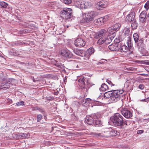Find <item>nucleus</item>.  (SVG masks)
<instances>
[{
	"label": "nucleus",
	"mask_w": 149,
	"mask_h": 149,
	"mask_svg": "<svg viewBox=\"0 0 149 149\" xmlns=\"http://www.w3.org/2000/svg\"><path fill=\"white\" fill-rule=\"evenodd\" d=\"M110 120L115 126H119L122 127L125 125H128L126 120L119 113L114 114L110 118Z\"/></svg>",
	"instance_id": "f257e3e1"
},
{
	"label": "nucleus",
	"mask_w": 149,
	"mask_h": 149,
	"mask_svg": "<svg viewBox=\"0 0 149 149\" xmlns=\"http://www.w3.org/2000/svg\"><path fill=\"white\" fill-rule=\"evenodd\" d=\"M111 97L110 101L111 102H116L119 100L122 97L121 94L123 93V90H115L111 91Z\"/></svg>",
	"instance_id": "f03ea898"
},
{
	"label": "nucleus",
	"mask_w": 149,
	"mask_h": 149,
	"mask_svg": "<svg viewBox=\"0 0 149 149\" xmlns=\"http://www.w3.org/2000/svg\"><path fill=\"white\" fill-rule=\"evenodd\" d=\"M60 15L64 19H70L72 16V10L70 8H64L61 11Z\"/></svg>",
	"instance_id": "7ed1b4c3"
},
{
	"label": "nucleus",
	"mask_w": 149,
	"mask_h": 149,
	"mask_svg": "<svg viewBox=\"0 0 149 149\" xmlns=\"http://www.w3.org/2000/svg\"><path fill=\"white\" fill-rule=\"evenodd\" d=\"M0 80H2L3 81L1 83V84L0 86V90L1 89L6 90L9 88L10 86V80H9L5 78L4 77L3 75H0Z\"/></svg>",
	"instance_id": "20e7f679"
},
{
	"label": "nucleus",
	"mask_w": 149,
	"mask_h": 149,
	"mask_svg": "<svg viewBox=\"0 0 149 149\" xmlns=\"http://www.w3.org/2000/svg\"><path fill=\"white\" fill-rule=\"evenodd\" d=\"M84 19L86 22H88L93 20L97 15L96 12L93 11H90L84 14Z\"/></svg>",
	"instance_id": "39448f33"
},
{
	"label": "nucleus",
	"mask_w": 149,
	"mask_h": 149,
	"mask_svg": "<svg viewBox=\"0 0 149 149\" xmlns=\"http://www.w3.org/2000/svg\"><path fill=\"white\" fill-rule=\"evenodd\" d=\"M100 38L97 41V44L99 45L104 43L107 45L109 44L111 42L112 40L111 38L109 36H107V37H102Z\"/></svg>",
	"instance_id": "423d86ee"
},
{
	"label": "nucleus",
	"mask_w": 149,
	"mask_h": 149,
	"mask_svg": "<svg viewBox=\"0 0 149 149\" xmlns=\"http://www.w3.org/2000/svg\"><path fill=\"white\" fill-rule=\"evenodd\" d=\"M122 114L127 119H130L132 116V112L126 108H124L121 111Z\"/></svg>",
	"instance_id": "0eeeda50"
},
{
	"label": "nucleus",
	"mask_w": 149,
	"mask_h": 149,
	"mask_svg": "<svg viewBox=\"0 0 149 149\" xmlns=\"http://www.w3.org/2000/svg\"><path fill=\"white\" fill-rule=\"evenodd\" d=\"M75 45L78 47H84L85 44V42L81 38H78L75 40L74 42Z\"/></svg>",
	"instance_id": "6e6552de"
},
{
	"label": "nucleus",
	"mask_w": 149,
	"mask_h": 149,
	"mask_svg": "<svg viewBox=\"0 0 149 149\" xmlns=\"http://www.w3.org/2000/svg\"><path fill=\"white\" fill-rule=\"evenodd\" d=\"M108 2L107 1L102 0L97 3V8L99 10H101L107 6Z\"/></svg>",
	"instance_id": "1a4fd4ad"
},
{
	"label": "nucleus",
	"mask_w": 149,
	"mask_h": 149,
	"mask_svg": "<svg viewBox=\"0 0 149 149\" xmlns=\"http://www.w3.org/2000/svg\"><path fill=\"white\" fill-rule=\"evenodd\" d=\"M109 130L102 131L101 133L94 134V135L96 137H109Z\"/></svg>",
	"instance_id": "9d476101"
},
{
	"label": "nucleus",
	"mask_w": 149,
	"mask_h": 149,
	"mask_svg": "<svg viewBox=\"0 0 149 149\" xmlns=\"http://www.w3.org/2000/svg\"><path fill=\"white\" fill-rule=\"evenodd\" d=\"M29 136L28 133H20L15 134L14 137L16 139H24Z\"/></svg>",
	"instance_id": "9b49d317"
},
{
	"label": "nucleus",
	"mask_w": 149,
	"mask_h": 149,
	"mask_svg": "<svg viewBox=\"0 0 149 149\" xmlns=\"http://www.w3.org/2000/svg\"><path fill=\"white\" fill-rule=\"evenodd\" d=\"M137 45L139 50L142 52L144 49L145 47V45L143 43V38H140L137 42Z\"/></svg>",
	"instance_id": "f8f14e48"
},
{
	"label": "nucleus",
	"mask_w": 149,
	"mask_h": 149,
	"mask_svg": "<svg viewBox=\"0 0 149 149\" xmlns=\"http://www.w3.org/2000/svg\"><path fill=\"white\" fill-rule=\"evenodd\" d=\"M135 19V13L134 12H131L126 18V21H127L129 22H131Z\"/></svg>",
	"instance_id": "ddd939ff"
},
{
	"label": "nucleus",
	"mask_w": 149,
	"mask_h": 149,
	"mask_svg": "<svg viewBox=\"0 0 149 149\" xmlns=\"http://www.w3.org/2000/svg\"><path fill=\"white\" fill-rule=\"evenodd\" d=\"M61 54L63 56L68 58H71L72 56V53L67 50H63L61 51Z\"/></svg>",
	"instance_id": "4468645a"
},
{
	"label": "nucleus",
	"mask_w": 149,
	"mask_h": 149,
	"mask_svg": "<svg viewBox=\"0 0 149 149\" xmlns=\"http://www.w3.org/2000/svg\"><path fill=\"white\" fill-rule=\"evenodd\" d=\"M147 12L146 11H143L140 13L139 15V19L141 22H143L146 21L147 19Z\"/></svg>",
	"instance_id": "2eb2a0df"
},
{
	"label": "nucleus",
	"mask_w": 149,
	"mask_h": 149,
	"mask_svg": "<svg viewBox=\"0 0 149 149\" xmlns=\"http://www.w3.org/2000/svg\"><path fill=\"white\" fill-rule=\"evenodd\" d=\"M73 51L74 53L77 55L81 56H83L85 55V51L83 50L76 49H74Z\"/></svg>",
	"instance_id": "dca6fc26"
},
{
	"label": "nucleus",
	"mask_w": 149,
	"mask_h": 149,
	"mask_svg": "<svg viewBox=\"0 0 149 149\" xmlns=\"http://www.w3.org/2000/svg\"><path fill=\"white\" fill-rule=\"evenodd\" d=\"M108 47L111 51H117L119 50L118 45L117 43L112 44L109 45Z\"/></svg>",
	"instance_id": "f3484780"
},
{
	"label": "nucleus",
	"mask_w": 149,
	"mask_h": 149,
	"mask_svg": "<svg viewBox=\"0 0 149 149\" xmlns=\"http://www.w3.org/2000/svg\"><path fill=\"white\" fill-rule=\"evenodd\" d=\"M107 32V30L104 29H101L96 33V38L97 39L98 38L104 37Z\"/></svg>",
	"instance_id": "a211bd4d"
},
{
	"label": "nucleus",
	"mask_w": 149,
	"mask_h": 149,
	"mask_svg": "<svg viewBox=\"0 0 149 149\" xmlns=\"http://www.w3.org/2000/svg\"><path fill=\"white\" fill-rule=\"evenodd\" d=\"M94 120L93 119L91 116H88L85 118V120L87 123L89 125H91L93 124Z\"/></svg>",
	"instance_id": "6ab92c4d"
},
{
	"label": "nucleus",
	"mask_w": 149,
	"mask_h": 149,
	"mask_svg": "<svg viewBox=\"0 0 149 149\" xmlns=\"http://www.w3.org/2000/svg\"><path fill=\"white\" fill-rule=\"evenodd\" d=\"M128 50V48L127 46L125 45H122L120 47H119V50L118 51H120L121 52H127Z\"/></svg>",
	"instance_id": "aec40b11"
},
{
	"label": "nucleus",
	"mask_w": 149,
	"mask_h": 149,
	"mask_svg": "<svg viewBox=\"0 0 149 149\" xmlns=\"http://www.w3.org/2000/svg\"><path fill=\"white\" fill-rule=\"evenodd\" d=\"M131 27L133 29H135L137 28L138 26V24L137 22L136 19L132 22Z\"/></svg>",
	"instance_id": "412c9836"
},
{
	"label": "nucleus",
	"mask_w": 149,
	"mask_h": 149,
	"mask_svg": "<svg viewBox=\"0 0 149 149\" xmlns=\"http://www.w3.org/2000/svg\"><path fill=\"white\" fill-rule=\"evenodd\" d=\"M108 89V86L105 84H103L100 88V90L102 91H107Z\"/></svg>",
	"instance_id": "4be33fe9"
},
{
	"label": "nucleus",
	"mask_w": 149,
	"mask_h": 149,
	"mask_svg": "<svg viewBox=\"0 0 149 149\" xmlns=\"http://www.w3.org/2000/svg\"><path fill=\"white\" fill-rule=\"evenodd\" d=\"M106 19L103 17H101L97 19V22L99 24L102 25L104 23Z\"/></svg>",
	"instance_id": "5701e85b"
},
{
	"label": "nucleus",
	"mask_w": 149,
	"mask_h": 149,
	"mask_svg": "<svg viewBox=\"0 0 149 149\" xmlns=\"http://www.w3.org/2000/svg\"><path fill=\"white\" fill-rule=\"evenodd\" d=\"M116 31H118L121 26L120 24L118 23H117L112 26Z\"/></svg>",
	"instance_id": "b1692460"
},
{
	"label": "nucleus",
	"mask_w": 149,
	"mask_h": 149,
	"mask_svg": "<svg viewBox=\"0 0 149 149\" xmlns=\"http://www.w3.org/2000/svg\"><path fill=\"white\" fill-rule=\"evenodd\" d=\"M107 31L109 34H112L116 32L112 26L109 27L107 30Z\"/></svg>",
	"instance_id": "393cba45"
},
{
	"label": "nucleus",
	"mask_w": 149,
	"mask_h": 149,
	"mask_svg": "<svg viewBox=\"0 0 149 149\" xmlns=\"http://www.w3.org/2000/svg\"><path fill=\"white\" fill-rule=\"evenodd\" d=\"M91 116L93 119L94 120H95L99 119V118L101 116V115L100 113H96L92 114Z\"/></svg>",
	"instance_id": "a878e982"
},
{
	"label": "nucleus",
	"mask_w": 149,
	"mask_h": 149,
	"mask_svg": "<svg viewBox=\"0 0 149 149\" xmlns=\"http://www.w3.org/2000/svg\"><path fill=\"white\" fill-rule=\"evenodd\" d=\"M93 125H97V126H99L102 124L100 120L99 119L97 120H94Z\"/></svg>",
	"instance_id": "bb28decb"
},
{
	"label": "nucleus",
	"mask_w": 149,
	"mask_h": 149,
	"mask_svg": "<svg viewBox=\"0 0 149 149\" xmlns=\"http://www.w3.org/2000/svg\"><path fill=\"white\" fill-rule=\"evenodd\" d=\"M125 33L124 34L125 36H128V38H129L130 36L131 35V32L130 30L128 28H125L124 29Z\"/></svg>",
	"instance_id": "cd10ccee"
},
{
	"label": "nucleus",
	"mask_w": 149,
	"mask_h": 149,
	"mask_svg": "<svg viewBox=\"0 0 149 149\" xmlns=\"http://www.w3.org/2000/svg\"><path fill=\"white\" fill-rule=\"evenodd\" d=\"M84 81V78H80L78 80L79 82L81 84V85L82 86L83 88H85V83Z\"/></svg>",
	"instance_id": "c85d7f7f"
},
{
	"label": "nucleus",
	"mask_w": 149,
	"mask_h": 149,
	"mask_svg": "<svg viewBox=\"0 0 149 149\" xmlns=\"http://www.w3.org/2000/svg\"><path fill=\"white\" fill-rule=\"evenodd\" d=\"M133 37L135 43L137 42L140 39L139 38V36L137 33H134V34Z\"/></svg>",
	"instance_id": "c756f323"
},
{
	"label": "nucleus",
	"mask_w": 149,
	"mask_h": 149,
	"mask_svg": "<svg viewBox=\"0 0 149 149\" xmlns=\"http://www.w3.org/2000/svg\"><path fill=\"white\" fill-rule=\"evenodd\" d=\"M107 83L109 85H110L111 86H117V82L116 81H113L112 82L111 81L107 79L106 81Z\"/></svg>",
	"instance_id": "7c9ffc66"
},
{
	"label": "nucleus",
	"mask_w": 149,
	"mask_h": 149,
	"mask_svg": "<svg viewBox=\"0 0 149 149\" xmlns=\"http://www.w3.org/2000/svg\"><path fill=\"white\" fill-rule=\"evenodd\" d=\"M91 99L89 98H86L82 102L83 104H90L91 103Z\"/></svg>",
	"instance_id": "2f4dec72"
},
{
	"label": "nucleus",
	"mask_w": 149,
	"mask_h": 149,
	"mask_svg": "<svg viewBox=\"0 0 149 149\" xmlns=\"http://www.w3.org/2000/svg\"><path fill=\"white\" fill-rule=\"evenodd\" d=\"M109 137L115 136L117 132L113 130H109Z\"/></svg>",
	"instance_id": "473e14b6"
},
{
	"label": "nucleus",
	"mask_w": 149,
	"mask_h": 149,
	"mask_svg": "<svg viewBox=\"0 0 149 149\" xmlns=\"http://www.w3.org/2000/svg\"><path fill=\"white\" fill-rule=\"evenodd\" d=\"M111 91H109L106 92L104 94V96L106 98H108L110 97V99L111 97Z\"/></svg>",
	"instance_id": "72a5a7b5"
},
{
	"label": "nucleus",
	"mask_w": 149,
	"mask_h": 149,
	"mask_svg": "<svg viewBox=\"0 0 149 149\" xmlns=\"http://www.w3.org/2000/svg\"><path fill=\"white\" fill-rule=\"evenodd\" d=\"M94 49L93 47H90L87 50V52L89 55L94 53Z\"/></svg>",
	"instance_id": "f704fd0d"
},
{
	"label": "nucleus",
	"mask_w": 149,
	"mask_h": 149,
	"mask_svg": "<svg viewBox=\"0 0 149 149\" xmlns=\"http://www.w3.org/2000/svg\"><path fill=\"white\" fill-rule=\"evenodd\" d=\"M84 5L85 7V8H89L91 6V3L88 1H84Z\"/></svg>",
	"instance_id": "c9c22d12"
},
{
	"label": "nucleus",
	"mask_w": 149,
	"mask_h": 149,
	"mask_svg": "<svg viewBox=\"0 0 149 149\" xmlns=\"http://www.w3.org/2000/svg\"><path fill=\"white\" fill-rule=\"evenodd\" d=\"M74 2L75 6L79 8L81 2H80L78 0H77L76 1H74Z\"/></svg>",
	"instance_id": "e433bc0d"
},
{
	"label": "nucleus",
	"mask_w": 149,
	"mask_h": 149,
	"mask_svg": "<svg viewBox=\"0 0 149 149\" xmlns=\"http://www.w3.org/2000/svg\"><path fill=\"white\" fill-rule=\"evenodd\" d=\"M0 6L1 7L5 8L7 7L8 4L3 1L0 2Z\"/></svg>",
	"instance_id": "4c0bfd02"
},
{
	"label": "nucleus",
	"mask_w": 149,
	"mask_h": 149,
	"mask_svg": "<svg viewBox=\"0 0 149 149\" xmlns=\"http://www.w3.org/2000/svg\"><path fill=\"white\" fill-rule=\"evenodd\" d=\"M55 65L56 66L61 69H63L64 67L63 65L61 63H59L57 62L55 64Z\"/></svg>",
	"instance_id": "58836bf2"
},
{
	"label": "nucleus",
	"mask_w": 149,
	"mask_h": 149,
	"mask_svg": "<svg viewBox=\"0 0 149 149\" xmlns=\"http://www.w3.org/2000/svg\"><path fill=\"white\" fill-rule=\"evenodd\" d=\"M127 43L128 46L127 47L128 49H129V50H130V49H132V44H131L130 41H128Z\"/></svg>",
	"instance_id": "ea45409f"
},
{
	"label": "nucleus",
	"mask_w": 149,
	"mask_h": 149,
	"mask_svg": "<svg viewBox=\"0 0 149 149\" xmlns=\"http://www.w3.org/2000/svg\"><path fill=\"white\" fill-rule=\"evenodd\" d=\"M144 8L146 11L149 9V1H148L144 5Z\"/></svg>",
	"instance_id": "a19ab883"
},
{
	"label": "nucleus",
	"mask_w": 149,
	"mask_h": 149,
	"mask_svg": "<svg viewBox=\"0 0 149 149\" xmlns=\"http://www.w3.org/2000/svg\"><path fill=\"white\" fill-rule=\"evenodd\" d=\"M42 118V116L41 114H38L37 116V121L40 122Z\"/></svg>",
	"instance_id": "79ce46f5"
},
{
	"label": "nucleus",
	"mask_w": 149,
	"mask_h": 149,
	"mask_svg": "<svg viewBox=\"0 0 149 149\" xmlns=\"http://www.w3.org/2000/svg\"><path fill=\"white\" fill-rule=\"evenodd\" d=\"M63 2L65 4H70L72 2L71 0H63Z\"/></svg>",
	"instance_id": "37998d69"
},
{
	"label": "nucleus",
	"mask_w": 149,
	"mask_h": 149,
	"mask_svg": "<svg viewBox=\"0 0 149 149\" xmlns=\"http://www.w3.org/2000/svg\"><path fill=\"white\" fill-rule=\"evenodd\" d=\"M79 8L82 9L85 8V6L84 5V1L81 2Z\"/></svg>",
	"instance_id": "c03bdc74"
},
{
	"label": "nucleus",
	"mask_w": 149,
	"mask_h": 149,
	"mask_svg": "<svg viewBox=\"0 0 149 149\" xmlns=\"http://www.w3.org/2000/svg\"><path fill=\"white\" fill-rule=\"evenodd\" d=\"M74 67H76L77 68H79L80 67V63H75L74 64Z\"/></svg>",
	"instance_id": "a18cd8bd"
},
{
	"label": "nucleus",
	"mask_w": 149,
	"mask_h": 149,
	"mask_svg": "<svg viewBox=\"0 0 149 149\" xmlns=\"http://www.w3.org/2000/svg\"><path fill=\"white\" fill-rule=\"evenodd\" d=\"M24 102L22 101H20L18 102H17L16 104V105L17 106H19L23 104Z\"/></svg>",
	"instance_id": "49530a36"
},
{
	"label": "nucleus",
	"mask_w": 149,
	"mask_h": 149,
	"mask_svg": "<svg viewBox=\"0 0 149 149\" xmlns=\"http://www.w3.org/2000/svg\"><path fill=\"white\" fill-rule=\"evenodd\" d=\"M37 110H39L40 112H41L43 114H44L45 113V111L43 109H42L40 108H37Z\"/></svg>",
	"instance_id": "de8ad7c7"
},
{
	"label": "nucleus",
	"mask_w": 149,
	"mask_h": 149,
	"mask_svg": "<svg viewBox=\"0 0 149 149\" xmlns=\"http://www.w3.org/2000/svg\"><path fill=\"white\" fill-rule=\"evenodd\" d=\"M139 88L141 90H142L144 88V86L143 84H141L139 85Z\"/></svg>",
	"instance_id": "09e8293b"
},
{
	"label": "nucleus",
	"mask_w": 149,
	"mask_h": 149,
	"mask_svg": "<svg viewBox=\"0 0 149 149\" xmlns=\"http://www.w3.org/2000/svg\"><path fill=\"white\" fill-rule=\"evenodd\" d=\"M114 42L115 43L118 44V43L120 42V41L119 39L116 38V39H115Z\"/></svg>",
	"instance_id": "8fccbe9b"
},
{
	"label": "nucleus",
	"mask_w": 149,
	"mask_h": 149,
	"mask_svg": "<svg viewBox=\"0 0 149 149\" xmlns=\"http://www.w3.org/2000/svg\"><path fill=\"white\" fill-rule=\"evenodd\" d=\"M144 132L143 130H139L137 131V134H141Z\"/></svg>",
	"instance_id": "3c124183"
},
{
	"label": "nucleus",
	"mask_w": 149,
	"mask_h": 149,
	"mask_svg": "<svg viewBox=\"0 0 149 149\" xmlns=\"http://www.w3.org/2000/svg\"><path fill=\"white\" fill-rule=\"evenodd\" d=\"M107 62V61L105 59H102L100 63H106Z\"/></svg>",
	"instance_id": "603ef678"
},
{
	"label": "nucleus",
	"mask_w": 149,
	"mask_h": 149,
	"mask_svg": "<svg viewBox=\"0 0 149 149\" xmlns=\"http://www.w3.org/2000/svg\"><path fill=\"white\" fill-rule=\"evenodd\" d=\"M54 99V97H48L47 100L49 101H52Z\"/></svg>",
	"instance_id": "864d4df0"
},
{
	"label": "nucleus",
	"mask_w": 149,
	"mask_h": 149,
	"mask_svg": "<svg viewBox=\"0 0 149 149\" xmlns=\"http://www.w3.org/2000/svg\"><path fill=\"white\" fill-rule=\"evenodd\" d=\"M7 102L9 103H12V100L10 99L9 98L7 99Z\"/></svg>",
	"instance_id": "5fc2aeb1"
},
{
	"label": "nucleus",
	"mask_w": 149,
	"mask_h": 149,
	"mask_svg": "<svg viewBox=\"0 0 149 149\" xmlns=\"http://www.w3.org/2000/svg\"><path fill=\"white\" fill-rule=\"evenodd\" d=\"M30 24V25H29L28 26V28H30V29H33V27H32V26H31V24Z\"/></svg>",
	"instance_id": "6e6d98bb"
},
{
	"label": "nucleus",
	"mask_w": 149,
	"mask_h": 149,
	"mask_svg": "<svg viewBox=\"0 0 149 149\" xmlns=\"http://www.w3.org/2000/svg\"><path fill=\"white\" fill-rule=\"evenodd\" d=\"M145 102H149V99L148 98H147L145 99Z\"/></svg>",
	"instance_id": "4d7b16f0"
},
{
	"label": "nucleus",
	"mask_w": 149,
	"mask_h": 149,
	"mask_svg": "<svg viewBox=\"0 0 149 149\" xmlns=\"http://www.w3.org/2000/svg\"><path fill=\"white\" fill-rule=\"evenodd\" d=\"M58 92L57 91L56 92H54V94L55 95H58Z\"/></svg>",
	"instance_id": "13d9d810"
},
{
	"label": "nucleus",
	"mask_w": 149,
	"mask_h": 149,
	"mask_svg": "<svg viewBox=\"0 0 149 149\" xmlns=\"http://www.w3.org/2000/svg\"><path fill=\"white\" fill-rule=\"evenodd\" d=\"M25 30V32L26 33H28L30 32L29 31H28V30H27L26 29Z\"/></svg>",
	"instance_id": "bf43d9fd"
},
{
	"label": "nucleus",
	"mask_w": 149,
	"mask_h": 149,
	"mask_svg": "<svg viewBox=\"0 0 149 149\" xmlns=\"http://www.w3.org/2000/svg\"><path fill=\"white\" fill-rule=\"evenodd\" d=\"M145 99H142V100H141L140 101H142V102H145Z\"/></svg>",
	"instance_id": "052dcab7"
},
{
	"label": "nucleus",
	"mask_w": 149,
	"mask_h": 149,
	"mask_svg": "<svg viewBox=\"0 0 149 149\" xmlns=\"http://www.w3.org/2000/svg\"><path fill=\"white\" fill-rule=\"evenodd\" d=\"M123 149H128V147H124Z\"/></svg>",
	"instance_id": "680f3d73"
},
{
	"label": "nucleus",
	"mask_w": 149,
	"mask_h": 149,
	"mask_svg": "<svg viewBox=\"0 0 149 149\" xmlns=\"http://www.w3.org/2000/svg\"><path fill=\"white\" fill-rule=\"evenodd\" d=\"M19 55V54H14V55L15 56H17L18 55Z\"/></svg>",
	"instance_id": "e2e57ef3"
},
{
	"label": "nucleus",
	"mask_w": 149,
	"mask_h": 149,
	"mask_svg": "<svg viewBox=\"0 0 149 149\" xmlns=\"http://www.w3.org/2000/svg\"><path fill=\"white\" fill-rule=\"evenodd\" d=\"M65 26H66L67 28H68L69 26V25H68Z\"/></svg>",
	"instance_id": "0e129e2a"
},
{
	"label": "nucleus",
	"mask_w": 149,
	"mask_h": 149,
	"mask_svg": "<svg viewBox=\"0 0 149 149\" xmlns=\"http://www.w3.org/2000/svg\"><path fill=\"white\" fill-rule=\"evenodd\" d=\"M147 120L148 121H149V118L147 119Z\"/></svg>",
	"instance_id": "69168bd1"
},
{
	"label": "nucleus",
	"mask_w": 149,
	"mask_h": 149,
	"mask_svg": "<svg viewBox=\"0 0 149 149\" xmlns=\"http://www.w3.org/2000/svg\"><path fill=\"white\" fill-rule=\"evenodd\" d=\"M132 52H131L130 53H131H131H132Z\"/></svg>",
	"instance_id": "338daca9"
}]
</instances>
